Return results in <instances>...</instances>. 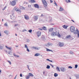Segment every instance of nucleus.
Here are the masks:
<instances>
[{"label":"nucleus","mask_w":79,"mask_h":79,"mask_svg":"<svg viewBox=\"0 0 79 79\" xmlns=\"http://www.w3.org/2000/svg\"><path fill=\"white\" fill-rule=\"evenodd\" d=\"M25 48H26V49L27 48H28V47L27 46V44H26L25 45Z\"/></svg>","instance_id":"30"},{"label":"nucleus","mask_w":79,"mask_h":79,"mask_svg":"<svg viewBox=\"0 0 79 79\" xmlns=\"http://www.w3.org/2000/svg\"><path fill=\"white\" fill-rule=\"evenodd\" d=\"M6 6L4 8H3L2 9V10H5V9H6Z\"/></svg>","instance_id":"42"},{"label":"nucleus","mask_w":79,"mask_h":79,"mask_svg":"<svg viewBox=\"0 0 79 79\" xmlns=\"http://www.w3.org/2000/svg\"><path fill=\"white\" fill-rule=\"evenodd\" d=\"M70 31L71 32H73L74 31H75V27L72 26L70 27Z\"/></svg>","instance_id":"4"},{"label":"nucleus","mask_w":79,"mask_h":79,"mask_svg":"<svg viewBox=\"0 0 79 79\" xmlns=\"http://www.w3.org/2000/svg\"><path fill=\"white\" fill-rule=\"evenodd\" d=\"M13 10H15L16 11H19V12H20L21 13V10L19 9V8H18V7L15 6L14 7Z\"/></svg>","instance_id":"3"},{"label":"nucleus","mask_w":79,"mask_h":79,"mask_svg":"<svg viewBox=\"0 0 79 79\" xmlns=\"http://www.w3.org/2000/svg\"><path fill=\"white\" fill-rule=\"evenodd\" d=\"M4 33L8 35V34H10V32L8 30H5L4 31Z\"/></svg>","instance_id":"10"},{"label":"nucleus","mask_w":79,"mask_h":79,"mask_svg":"<svg viewBox=\"0 0 79 79\" xmlns=\"http://www.w3.org/2000/svg\"><path fill=\"white\" fill-rule=\"evenodd\" d=\"M53 28H51L49 29L48 30V33H49L50 32H52V31H53Z\"/></svg>","instance_id":"13"},{"label":"nucleus","mask_w":79,"mask_h":79,"mask_svg":"<svg viewBox=\"0 0 79 79\" xmlns=\"http://www.w3.org/2000/svg\"><path fill=\"white\" fill-rule=\"evenodd\" d=\"M71 21L73 22V23H74V21L73 20H71Z\"/></svg>","instance_id":"55"},{"label":"nucleus","mask_w":79,"mask_h":79,"mask_svg":"<svg viewBox=\"0 0 79 79\" xmlns=\"http://www.w3.org/2000/svg\"><path fill=\"white\" fill-rule=\"evenodd\" d=\"M30 78V77L29 76V75H28V76H27L26 77V79H29V78Z\"/></svg>","instance_id":"33"},{"label":"nucleus","mask_w":79,"mask_h":79,"mask_svg":"<svg viewBox=\"0 0 79 79\" xmlns=\"http://www.w3.org/2000/svg\"><path fill=\"white\" fill-rule=\"evenodd\" d=\"M50 1L51 3H52L53 2V1H52V0H50Z\"/></svg>","instance_id":"53"},{"label":"nucleus","mask_w":79,"mask_h":79,"mask_svg":"<svg viewBox=\"0 0 79 79\" xmlns=\"http://www.w3.org/2000/svg\"><path fill=\"white\" fill-rule=\"evenodd\" d=\"M69 69H73V67L71 66H69L68 67Z\"/></svg>","instance_id":"37"},{"label":"nucleus","mask_w":79,"mask_h":79,"mask_svg":"<svg viewBox=\"0 0 79 79\" xmlns=\"http://www.w3.org/2000/svg\"><path fill=\"white\" fill-rule=\"evenodd\" d=\"M59 45L60 47H63V46H64V44L63 43L60 42L59 43Z\"/></svg>","instance_id":"14"},{"label":"nucleus","mask_w":79,"mask_h":79,"mask_svg":"<svg viewBox=\"0 0 79 79\" xmlns=\"http://www.w3.org/2000/svg\"><path fill=\"white\" fill-rule=\"evenodd\" d=\"M16 76H15V78H14V79H16Z\"/></svg>","instance_id":"63"},{"label":"nucleus","mask_w":79,"mask_h":79,"mask_svg":"<svg viewBox=\"0 0 79 79\" xmlns=\"http://www.w3.org/2000/svg\"><path fill=\"white\" fill-rule=\"evenodd\" d=\"M27 68H29V65H27Z\"/></svg>","instance_id":"52"},{"label":"nucleus","mask_w":79,"mask_h":79,"mask_svg":"<svg viewBox=\"0 0 79 79\" xmlns=\"http://www.w3.org/2000/svg\"><path fill=\"white\" fill-rule=\"evenodd\" d=\"M39 29H40V30H41V31H42L43 29L42 28H39Z\"/></svg>","instance_id":"54"},{"label":"nucleus","mask_w":79,"mask_h":79,"mask_svg":"<svg viewBox=\"0 0 79 79\" xmlns=\"http://www.w3.org/2000/svg\"><path fill=\"white\" fill-rule=\"evenodd\" d=\"M31 49H35V50H39L40 48H37L36 47H32L31 48Z\"/></svg>","instance_id":"12"},{"label":"nucleus","mask_w":79,"mask_h":79,"mask_svg":"<svg viewBox=\"0 0 79 79\" xmlns=\"http://www.w3.org/2000/svg\"><path fill=\"white\" fill-rule=\"evenodd\" d=\"M45 72H43V75L46 76V75L45 74Z\"/></svg>","instance_id":"46"},{"label":"nucleus","mask_w":79,"mask_h":79,"mask_svg":"<svg viewBox=\"0 0 79 79\" xmlns=\"http://www.w3.org/2000/svg\"><path fill=\"white\" fill-rule=\"evenodd\" d=\"M65 2L66 3H70L71 1L70 0H65Z\"/></svg>","instance_id":"25"},{"label":"nucleus","mask_w":79,"mask_h":79,"mask_svg":"<svg viewBox=\"0 0 79 79\" xmlns=\"http://www.w3.org/2000/svg\"><path fill=\"white\" fill-rule=\"evenodd\" d=\"M38 16L37 15L35 16L34 17V19L35 21H37L38 19Z\"/></svg>","instance_id":"16"},{"label":"nucleus","mask_w":79,"mask_h":79,"mask_svg":"<svg viewBox=\"0 0 79 79\" xmlns=\"http://www.w3.org/2000/svg\"><path fill=\"white\" fill-rule=\"evenodd\" d=\"M22 10H24L25 8H24V7H22Z\"/></svg>","instance_id":"50"},{"label":"nucleus","mask_w":79,"mask_h":79,"mask_svg":"<svg viewBox=\"0 0 79 79\" xmlns=\"http://www.w3.org/2000/svg\"><path fill=\"white\" fill-rule=\"evenodd\" d=\"M43 16H44V15H43L42 14L41 15V17H43Z\"/></svg>","instance_id":"56"},{"label":"nucleus","mask_w":79,"mask_h":79,"mask_svg":"<svg viewBox=\"0 0 79 79\" xmlns=\"http://www.w3.org/2000/svg\"><path fill=\"white\" fill-rule=\"evenodd\" d=\"M60 70L62 72H64L66 71V69L63 67H61L60 68Z\"/></svg>","instance_id":"11"},{"label":"nucleus","mask_w":79,"mask_h":79,"mask_svg":"<svg viewBox=\"0 0 79 79\" xmlns=\"http://www.w3.org/2000/svg\"><path fill=\"white\" fill-rule=\"evenodd\" d=\"M46 50L47 52H51L52 51V50L49 49H48L47 48H46Z\"/></svg>","instance_id":"31"},{"label":"nucleus","mask_w":79,"mask_h":79,"mask_svg":"<svg viewBox=\"0 0 79 79\" xmlns=\"http://www.w3.org/2000/svg\"><path fill=\"white\" fill-rule=\"evenodd\" d=\"M51 35L52 36V37H55V36H56V35H57L58 37H61V35L60 34L59 32H58L57 31L54 32L53 31L51 33Z\"/></svg>","instance_id":"1"},{"label":"nucleus","mask_w":79,"mask_h":79,"mask_svg":"<svg viewBox=\"0 0 79 79\" xmlns=\"http://www.w3.org/2000/svg\"><path fill=\"white\" fill-rule=\"evenodd\" d=\"M42 2L45 8L47 7V3L45 0H42Z\"/></svg>","instance_id":"2"},{"label":"nucleus","mask_w":79,"mask_h":79,"mask_svg":"<svg viewBox=\"0 0 79 79\" xmlns=\"http://www.w3.org/2000/svg\"><path fill=\"white\" fill-rule=\"evenodd\" d=\"M70 37H71L70 35H68L65 38H66V39H70Z\"/></svg>","instance_id":"17"},{"label":"nucleus","mask_w":79,"mask_h":79,"mask_svg":"<svg viewBox=\"0 0 79 79\" xmlns=\"http://www.w3.org/2000/svg\"><path fill=\"white\" fill-rule=\"evenodd\" d=\"M16 5V2L15 1H13L11 2V5L12 6H15Z\"/></svg>","instance_id":"7"},{"label":"nucleus","mask_w":79,"mask_h":79,"mask_svg":"<svg viewBox=\"0 0 79 79\" xmlns=\"http://www.w3.org/2000/svg\"><path fill=\"white\" fill-rule=\"evenodd\" d=\"M13 55L14 56H15V58H19V55H16V54H15V53H13Z\"/></svg>","instance_id":"20"},{"label":"nucleus","mask_w":79,"mask_h":79,"mask_svg":"<svg viewBox=\"0 0 79 79\" xmlns=\"http://www.w3.org/2000/svg\"><path fill=\"white\" fill-rule=\"evenodd\" d=\"M28 48H27V52H29L30 51H29V49Z\"/></svg>","instance_id":"41"},{"label":"nucleus","mask_w":79,"mask_h":79,"mask_svg":"<svg viewBox=\"0 0 79 79\" xmlns=\"http://www.w3.org/2000/svg\"><path fill=\"white\" fill-rule=\"evenodd\" d=\"M32 30H28V32H30V33H31L32 32Z\"/></svg>","instance_id":"38"},{"label":"nucleus","mask_w":79,"mask_h":79,"mask_svg":"<svg viewBox=\"0 0 79 79\" xmlns=\"http://www.w3.org/2000/svg\"><path fill=\"white\" fill-rule=\"evenodd\" d=\"M42 29H44V31H47V28H46L45 27H42Z\"/></svg>","instance_id":"26"},{"label":"nucleus","mask_w":79,"mask_h":79,"mask_svg":"<svg viewBox=\"0 0 79 79\" xmlns=\"http://www.w3.org/2000/svg\"><path fill=\"white\" fill-rule=\"evenodd\" d=\"M70 54H72V55H74V52H73L71 51H70Z\"/></svg>","instance_id":"28"},{"label":"nucleus","mask_w":79,"mask_h":79,"mask_svg":"<svg viewBox=\"0 0 79 79\" xmlns=\"http://www.w3.org/2000/svg\"><path fill=\"white\" fill-rule=\"evenodd\" d=\"M8 54H9V55H11V51H8Z\"/></svg>","instance_id":"39"},{"label":"nucleus","mask_w":79,"mask_h":79,"mask_svg":"<svg viewBox=\"0 0 79 79\" xmlns=\"http://www.w3.org/2000/svg\"><path fill=\"white\" fill-rule=\"evenodd\" d=\"M8 61L10 65L11 64V62L10 61L8 60Z\"/></svg>","instance_id":"43"},{"label":"nucleus","mask_w":79,"mask_h":79,"mask_svg":"<svg viewBox=\"0 0 79 79\" xmlns=\"http://www.w3.org/2000/svg\"><path fill=\"white\" fill-rule=\"evenodd\" d=\"M15 35L16 36H17V34H15Z\"/></svg>","instance_id":"64"},{"label":"nucleus","mask_w":79,"mask_h":79,"mask_svg":"<svg viewBox=\"0 0 79 79\" xmlns=\"http://www.w3.org/2000/svg\"><path fill=\"white\" fill-rule=\"evenodd\" d=\"M46 60L48 61H50V60H49V59H46Z\"/></svg>","instance_id":"48"},{"label":"nucleus","mask_w":79,"mask_h":79,"mask_svg":"<svg viewBox=\"0 0 79 79\" xmlns=\"http://www.w3.org/2000/svg\"><path fill=\"white\" fill-rule=\"evenodd\" d=\"M20 77H22V76H23V75H22V74L21 73L20 75Z\"/></svg>","instance_id":"51"},{"label":"nucleus","mask_w":79,"mask_h":79,"mask_svg":"<svg viewBox=\"0 0 79 79\" xmlns=\"http://www.w3.org/2000/svg\"><path fill=\"white\" fill-rule=\"evenodd\" d=\"M25 31H27V30L25 29L23 30V32H24Z\"/></svg>","instance_id":"45"},{"label":"nucleus","mask_w":79,"mask_h":79,"mask_svg":"<svg viewBox=\"0 0 79 79\" xmlns=\"http://www.w3.org/2000/svg\"><path fill=\"white\" fill-rule=\"evenodd\" d=\"M59 11H63V8L61 7L60 6V8L59 10Z\"/></svg>","instance_id":"21"},{"label":"nucleus","mask_w":79,"mask_h":79,"mask_svg":"<svg viewBox=\"0 0 79 79\" xmlns=\"http://www.w3.org/2000/svg\"><path fill=\"white\" fill-rule=\"evenodd\" d=\"M14 1H15V2H17V1H18V0H14Z\"/></svg>","instance_id":"58"},{"label":"nucleus","mask_w":79,"mask_h":79,"mask_svg":"<svg viewBox=\"0 0 79 79\" xmlns=\"http://www.w3.org/2000/svg\"><path fill=\"white\" fill-rule=\"evenodd\" d=\"M6 48L7 49V50H11V48L10 47H8L6 45L5 46Z\"/></svg>","instance_id":"19"},{"label":"nucleus","mask_w":79,"mask_h":79,"mask_svg":"<svg viewBox=\"0 0 79 79\" xmlns=\"http://www.w3.org/2000/svg\"><path fill=\"white\" fill-rule=\"evenodd\" d=\"M0 73H2V70H1V69H0Z\"/></svg>","instance_id":"60"},{"label":"nucleus","mask_w":79,"mask_h":79,"mask_svg":"<svg viewBox=\"0 0 79 79\" xmlns=\"http://www.w3.org/2000/svg\"><path fill=\"white\" fill-rule=\"evenodd\" d=\"M24 18L27 20L29 19V17L27 15H25L24 16Z\"/></svg>","instance_id":"18"},{"label":"nucleus","mask_w":79,"mask_h":79,"mask_svg":"<svg viewBox=\"0 0 79 79\" xmlns=\"http://www.w3.org/2000/svg\"><path fill=\"white\" fill-rule=\"evenodd\" d=\"M62 27L64 29H67L68 28V26L65 25H64L62 26Z\"/></svg>","instance_id":"15"},{"label":"nucleus","mask_w":79,"mask_h":79,"mask_svg":"<svg viewBox=\"0 0 79 79\" xmlns=\"http://www.w3.org/2000/svg\"><path fill=\"white\" fill-rule=\"evenodd\" d=\"M54 77H57L58 76V74L55 73L54 75Z\"/></svg>","instance_id":"32"},{"label":"nucleus","mask_w":79,"mask_h":79,"mask_svg":"<svg viewBox=\"0 0 79 79\" xmlns=\"http://www.w3.org/2000/svg\"><path fill=\"white\" fill-rule=\"evenodd\" d=\"M76 79H79V75H77L76 76Z\"/></svg>","instance_id":"34"},{"label":"nucleus","mask_w":79,"mask_h":79,"mask_svg":"<svg viewBox=\"0 0 79 79\" xmlns=\"http://www.w3.org/2000/svg\"><path fill=\"white\" fill-rule=\"evenodd\" d=\"M55 2V5H56V6H57V4L55 2V1H54Z\"/></svg>","instance_id":"49"},{"label":"nucleus","mask_w":79,"mask_h":79,"mask_svg":"<svg viewBox=\"0 0 79 79\" xmlns=\"http://www.w3.org/2000/svg\"><path fill=\"white\" fill-rule=\"evenodd\" d=\"M56 69L58 71H59V72H60V68H59V67H57L56 68Z\"/></svg>","instance_id":"27"},{"label":"nucleus","mask_w":79,"mask_h":79,"mask_svg":"<svg viewBox=\"0 0 79 79\" xmlns=\"http://www.w3.org/2000/svg\"><path fill=\"white\" fill-rule=\"evenodd\" d=\"M75 69H76L77 68V66H78V65H77V64H76L75 65Z\"/></svg>","instance_id":"35"},{"label":"nucleus","mask_w":79,"mask_h":79,"mask_svg":"<svg viewBox=\"0 0 79 79\" xmlns=\"http://www.w3.org/2000/svg\"><path fill=\"white\" fill-rule=\"evenodd\" d=\"M73 33L75 34H77V37H79V32L77 29Z\"/></svg>","instance_id":"5"},{"label":"nucleus","mask_w":79,"mask_h":79,"mask_svg":"<svg viewBox=\"0 0 79 79\" xmlns=\"http://www.w3.org/2000/svg\"><path fill=\"white\" fill-rule=\"evenodd\" d=\"M0 36H2V34H1V33L0 32Z\"/></svg>","instance_id":"61"},{"label":"nucleus","mask_w":79,"mask_h":79,"mask_svg":"<svg viewBox=\"0 0 79 79\" xmlns=\"http://www.w3.org/2000/svg\"><path fill=\"white\" fill-rule=\"evenodd\" d=\"M28 75L29 76H34V75H33V74H32V73H28Z\"/></svg>","instance_id":"23"},{"label":"nucleus","mask_w":79,"mask_h":79,"mask_svg":"<svg viewBox=\"0 0 79 79\" xmlns=\"http://www.w3.org/2000/svg\"><path fill=\"white\" fill-rule=\"evenodd\" d=\"M50 66H52V68H53V67H54V66L52 65V64H50Z\"/></svg>","instance_id":"44"},{"label":"nucleus","mask_w":79,"mask_h":79,"mask_svg":"<svg viewBox=\"0 0 79 79\" xmlns=\"http://www.w3.org/2000/svg\"><path fill=\"white\" fill-rule=\"evenodd\" d=\"M30 41L29 40V39H27V42H29Z\"/></svg>","instance_id":"47"},{"label":"nucleus","mask_w":79,"mask_h":79,"mask_svg":"<svg viewBox=\"0 0 79 79\" xmlns=\"http://www.w3.org/2000/svg\"><path fill=\"white\" fill-rule=\"evenodd\" d=\"M37 34L38 37H39V36L41 35V32L40 31H38L37 32Z\"/></svg>","instance_id":"9"},{"label":"nucleus","mask_w":79,"mask_h":79,"mask_svg":"<svg viewBox=\"0 0 79 79\" xmlns=\"http://www.w3.org/2000/svg\"><path fill=\"white\" fill-rule=\"evenodd\" d=\"M3 49V47L2 46H0V49H1V50H2V49Z\"/></svg>","instance_id":"40"},{"label":"nucleus","mask_w":79,"mask_h":79,"mask_svg":"<svg viewBox=\"0 0 79 79\" xmlns=\"http://www.w3.org/2000/svg\"><path fill=\"white\" fill-rule=\"evenodd\" d=\"M52 45H53V44L50 43H48L46 45V47H50V46H52Z\"/></svg>","instance_id":"6"},{"label":"nucleus","mask_w":79,"mask_h":79,"mask_svg":"<svg viewBox=\"0 0 79 79\" xmlns=\"http://www.w3.org/2000/svg\"><path fill=\"white\" fill-rule=\"evenodd\" d=\"M31 3H34L35 2V0H31Z\"/></svg>","instance_id":"36"},{"label":"nucleus","mask_w":79,"mask_h":79,"mask_svg":"<svg viewBox=\"0 0 79 79\" xmlns=\"http://www.w3.org/2000/svg\"><path fill=\"white\" fill-rule=\"evenodd\" d=\"M40 53H37L35 55V56H40Z\"/></svg>","instance_id":"22"},{"label":"nucleus","mask_w":79,"mask_h":79,"mask_svg":"<svg viewBox=\"0 0 79 79\" xmlns=\"http://www.w3.org/2000/svg\"><path fill=\"white\" fill-rule=\"evenodd\" d=\"M34 6L35 8H36L39 9V6L37 4H35L34 5Z\"/></svg>","instance_id":"8"},{"label":"nucleus","mask_w":79,"mask_h":79,"mask_svg":"<svg viewBox=\"0 0 79 79\" xmlns=\"http://www.w3.org/2000/svg\"><path fill=\"white\" fill-rule=\"evenodd\" d=\"M4 25L5 26H6V27H8V23L7 22H6L4 24Z\"/></svg>","instance_id":"24"},{"label":"nucleus","mask_w":79,"mask_h":79,"mask_svg":"<svg viewBox=\"0 0 79 79\" xmlns=\"http://www.w3.org/2000/svg\"><path fill=\"white\" fill-rule=\"evenodd\" d=\"M46 68L47 69H50V66L49 65H48L46 67Z\"/></svg>","instance_id":"29"},{"label":"nucleus","mask_w":79,"mask_h":79,"mask_svg":"<svg viewBox=\"0 0 79 79\" xmlns=\"http://www.w3.org/2000/svg\"><path fill=\"white\" fill-rule=\"evenodd\" d=\"M5 51L6 53H7V52H8V51L7 50H5Z\"/></svg>","instance_id":"59"},{"label":"nucleus","mask_w":79,"mask_h":79,"mask_svg":"<svg viewBox=\"0 0 79 79\" xmlns=\"http://www.w3.org/2000/svg\"><path fill=\"white\" fill-rule=\"evenodd\" d=\"M49 61H50V62H53V61L52 60H50Z\"/></svg>","instance_id":"62"},{"label":"nucleus","mask_w":79,"mask_h":79,"mask_svg":"<svg viewBox=\"0 0 79 79\" xmlns=\"http://www.w3.org/2000/svg\"><path fill=\"white\" fill-rule=\"evenodd\" d=\"M18 26V24H15V26Z\"/></svg>","instance_id":"57"}]
</instances>
